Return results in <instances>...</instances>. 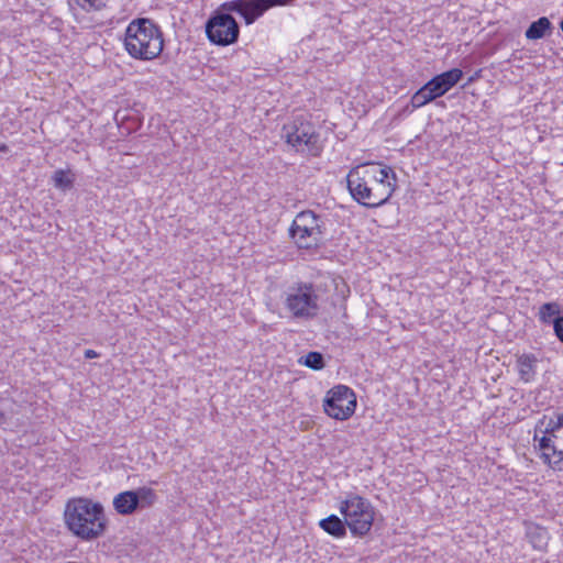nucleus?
<instances>
[{"label": "nucleus", "instance_id": "f257e3e1", "mask_svg": "<svg viewBox=\"0 0 563 563\" xmlns=\"http://www.w3.org/2000/svg\"><path fill=\"white\" fill-rule=\"evenodd\" d=\"M64 521L67 529L84 541L100 538L107 529L102 505L86 497L71 498L66 503Z\"/></svg>", "mask_w": 563, "mask_h": 563}, {"label": "nucleus", "instance_id": "f03ea898", "mask_svg": "<svg viewBox=\"0 0 563 563\" xmlns=\"http://www.w3.org/2000/svg\"><path fill=\"white\" fill-rule=\"evenodd\" d=\"M124 47L135 59L152 60L163 51V33L150 19L132 20L125 30Z\"/></svg>", "mask_w": 563, "mask_h": 563}, {"label": "nucleus", "instance_id": "7ed1b4c3", "mask_svg": "<svg viewBox=\"0 0 563 563\" xmlns=\"http://www.w3.org/2000/svg\"><path fill=\"white\" fill-rule=\"evenodd\" d=\"M340 514L349 522V529L354 537H365L372 529L375 509L371 501L357 494L349 493L341 500Z\"/></svg>", "mask_w": 563, "mask_h": 563}, {"label": "nucleus", "instance_id": "20e7f679", "mask_svg": "<svg viewBox=\"0 0 563 563\" xmlns=\"http://www.w3.org/2000/svg\"><path fill=\"white\" fill-rule=\"evenodd\" d=\"M324 221L311 210L299 212L289 228V236L298 249L310 250L322 243Z\"/></svg>", "mask_w": 563, "mask_h": 563}, {"label": "nucleus", "instance_id": "39448f33", "mask_svg": "<svg viewBox=\"0 0 563 563\" xmlns=\"http://www.w3.org/2000/svg\"><path fill=\"white\" fill-rule=\"evenodd\" d=\"M285 306L296 319H312L318 314L319 296L311 283H296L285 292Z\"/></svg>", "mask_w": 563, "mask_h": 563}, {"label": "nucleus", "instance_id": "423d86ee", "mask_svg": "<svg viewBox=\"0 0 563 563\" xmlns=\"http://www.w3.org/2000/svg\"><path fill=\"white\" fill-rule=\"evenodd\" d=\"M283 136L286 143L297 152L306 153L310 156H319L321 154L320 134L316 132L314 126L309 122L295 120L292 123L284 125Z\"/></svg>", "mask_w": 563, "mask_h": 563}, {"label": "nucleus", "instance_id": "0eeeda50", "mask_svg": "<svg viewBox=\"0 0 563 563\" xmlns=\"http://www.w3.org/2000/svg\"><path fill=\"white\" fill-rule=\"evenodd\" d=\"M240 27L235 19L223 9L214 11L206 23L208 40L219 46H228L239 38Z\"/></svg>", "mask_w": 563, "mask_h": 563}, {"label": "nucleus", "instance_id": "6e6552de", "mask_svg": "<svg viewBox=\"0 0 563 563\" xmlns=\"http://www.w3.org/2000/svg\"><path fill=\"white\" fill-rule=\"evenodd\" d=\"M462 76L463 71L460 68H452L434 76L412 96L411 106H424L441 97L455 86L462 79Z\"/></svg>", "mask_w": 563, "mask_h": 563}, {"label": "nucleus", "instance_id": "1a4fd4ad", "mask_svg": "<svg viewBox=\"0 0 563 563\" xmlns=\"http://www.w3.org/2000/svg\"><path fill=\"white\" fill-rule=\"evenodd\" d=\"M356 408V396L353 389L345 385L332 387L323 400L324 412L336 420H346Z\"/></svg>", "mask_w": 563, "mask_h": 563}, {"label": "nucleus", "instance_id": "9d476101", "mask_svg": "<svg viewBox=\"0 0 563 563\" xmlns=\"http://www.w3.org/2000/svg\"><path fill=\"white\" fill-rule=\"evenodd\" d=\"M157 499L155 490L151 487H139L134 490H125L113 498L114 510L122 516L132 515L137 509L148 508Z\"/></svg>", "mask_w": 563, "mask_h": 563}, {"label": "nucleus", "instance_id": "9b49d317", "mask_svg": "<svg viewBox=\"0 0 563 563\" xmlns=\"http://www.w3.org/2000/svg\"><path fill=\"white\" fill-rule=\"evenodd\" d=\"M295 0H232L221 4V9L239 13L250 25L262 16L268 9L287 5Z\"/></svg>", "mask_w": 563, "mask_h": 563}, {"label": "nucleus", "instance_id": "f8f14e48", "mask_svg": "<svg viewBox=\"0 0 563 563\" xmlns=\"http://www.w3.org/2000/svg\"><path fill=\"white\" fill-rule=\"evenodd\" d=\"M397 176L391 167L372 170V208L387 203L396 189Z\"/></svg>", "mask_w": 563, "mask_h": 563}, {"label": "nucleus", "instance_id": "ddd939ff", "mask_svg": "<svg viewBox=\"0 0 563 563\" xmlns=\"http://www.w3.org/2000/svg\"><path fill=\"white\" fill-rule=\"evenodd\" d=\"M362 166L352 168L347 176V189L360 205L372 208V170L361 172Z\"/></svg>", "mask_w": 563, "mask_h": 563}, {"label": "nucleus", "instance_id": "4468645a", "mask_svg": "<svg viewBox=\"0 0 563 563\" xmlns=\"http://www.w3.org/2000/svg\"><path fill=\"white\" fill-rule=\"evenodd\" d=\"M319 527L329 536L341 539L346 536L349 522L336 515H330L319 521Z\"/></svg>", "mask_w": 563, "mask_h": 563}, {"label": "nucleus", "instance_id": "2eb2a0df", "mask_svg": "<svg viewBox=\"0 0 563 563\" xmlns=\"http://www.w3.org/2000/svg\"><path fill=\"white\" fill-rule=\"evenodd\" d=\"M51 180L55 188L63 192H66L74 188L76 181V174L69 168H59L53 173Z\"/></svg>", "mask_w": 563, "mask_h": 563}, {"label": "nucleus", "instance_id": "dca6fc26", "mask_svg": "<svg viewBox=\"0 0 563 563\" xmlns=\"http://www.w3.org/2000/svg\"><path fill=\"white\" fill-rule=\"evenodd\" d=\"M537 357L533 354H522L517 360L520 378L526 383L533 379L536 375Z\"/></svg>", "mask_w": 563, "mask_h": 563}, {"label": "nucleus", "instance_id": "f3484780", "mask_svg": "<svg viewBox=\"0 0 563 563\" xmlns=\"http://www.w3.org/2000/svg\"><path fill=\"white\" fill-rule=\"evenodd\" d=\"M552 29L553 26L550 20L547 16H541L529 25L525 35L528 40L536 41L544 37L547 34H550Z\"/></svg>", "mask_w": 563, "mask_h": 563}, {"label": "nucleus", "instance_id": "a211bd4d", "mask_svg": "<svg viewBox=\"0 0 563 563\" xmlns=\"http://www.w3.org/2000/svg\"><path fill=\"white\" fill-rule=\"evenodd\" d=\"M561 307L558 302H545L539 308L538 317L542 323L552 324L555 328L556 320L561 319Z\"/></svg>", "mask_w": 563, "mask_h": 563}, {"label": "nucleus", "instance_id": "6ab92c4d", "mask_svg": "<svg viewBox=\"0 0 563 563\" xmlns=\"http://www.w3.org/2000/svg\"><path fill=\"white\" fill-rule=\"evenodd\" d=\"M136 111V108H118L113 113V118L118 125H125L128 132L135 130L140 125L139 119L132 117L131 111Z\"/></svg>", "mask_w": 563, "mask_h": 563}, {"label": "nucleus", "instance_id": "aec40b11", "mask_svg": "<svg viewBox=\"0 0 563 563\" xmlns=\"http://www.w3.org/2000/svg\"><path fill=\"white\" fill-rule=\"evenodd\" d=\"M547 417H543L537 424V431L541 433L560 432L563 429V413H555L550 417L548 422Z\"/></svg>", "mask_w": 563, "mask_h": 563}, {"label": "nucleus", "instance_id": "412c9836", "mask_svg": "<svg viewBox=\"0 0 563 563\" xmlns=\"http://www.w3.org/2000/svg\"><path fill=\"white\" fill-rule=\"evenodd\" d=\"M543 462L556 471H563V449L555 442L550 446L549 459Z\"/></svg>", "mask_w": 563, "mask_h": 563}, {"label": "nucleus", "instance_id": "4be33fe9", "mask_svg": "<svg viewBox=\"0 0 563 563\" xmlns=\"http://www.w3.org/2000/svg\"><path fill=\"white\" fill-rule=\"evenodd\" d=\"M299 363L313 371H320L325 366L323 354L318 351L307 353L305 356L300 357Z\"/></svg>", "mask_w": 563, "mask_h": 563}, {"label": "nucleus", "instance_id": "5701e85b", "mask_svg": "<svg viewBox=\"0 0 563 563\" xmlns=\"http://www.w3.org/2000/svg\"><path fill=\"white\" fill-rule=\"evenodd\" d=\"M107 1L108 0H68V4L70 8L77 5L86 12H90L103 9L107 5Z\"/></svg>", "mask_w": 563, "mask_h": 563}, {"label": "nucleus", "instance_id": "b1692460", "mask_svg": "<svg viewBox=\"0 0 563 563\" xmlns=\"http://www.w3.org/2000/svg\"><path fill=\"white\" fill-rule=\"evenodd\" d=\"M538 432L539 431L536 430L534 441L538 442V448L542 452L541 453V457L542 459H549L550 446L553 443H555V441L551 437H548V434H544V433H543V435L541 438H538Z\"/></svg>", "mask_w": 563, "mask_h": 563}, {"label": "nucleus", "instance_id": "393cba45", "mask_svg": "<svg viewBox=\"0 0 563 563\" xmlns=\"http://www.w3.org/2000/svg\"><path fill=\"white\" fill-rule=\"evenodd\" d=\"M553 330L559 341L563 343V317L556 320L555 328Z\"/></svg>", "mask_w": 563, "mask_h": 563}, {"label": "nucleus", "instance_id": "a878e982", "mask_svg": "<svg viewBox=\"0 0 563 563\" xmlns=\"http://www.w3.org/2000/svg\"><path fill=\"white\" fill-rule=\"evenodd\" d=\"M98 356H99V354L95 350H86L85 351V357L87 360L95 358V357H98Z\"/></svg>", "mask_w": 563, "mask_h": 563}, {"label": "nucleus", "instance_id": "bb28decb", "mask_svg": "<svg viewBox=\"0 0 563 563\" xmlns=\"http://www.w3.org/2000/svg\"><path fill=\"white\" fill-rule=\"evenodd\" d=\"M7 424V416L3 411L0 410V427Z\"/></svg>", "mask_w": 563, "mask_h": 563}, {"label": "nucleus", "instance_id": "cd10ccee", "mask_svg": "<svg viewBox=\"0 0 563 563\" xmlns=\"http://www.w3.org/2000/svg\"><path fill=\"white\" fill-rule=\"evenodd\" d=\"M559 432H551V433H547L548 437H551L555 442H558V439H559Z\"/></svg>", "mask_w": 563, "mask_h": 563}, {"label": "nucleus", "instance_id": "c85d7f7f", "mask_svg": "<svg viewBox=\"0 0 563 563\" xmlns=\"http://www.w3.org/2000/svg\"><path fill=\"white\" fill-rule=\"evenodd\" d=\"M9 152V147L8 145L5 144H0V153H8Z\"/></svg>", "mask_w": 563, "mask_h": 563}, {"label": "nucleus", "instance_id": "c756f323", "mask_svg": "<svg viewBox=\"0 0 563 563\" xmlns=\"http://www.w3.org/2000/svg\"><path fill=\"white\" fill-rule=\"evenodd\" d=\"M560 27H561V30H562V32H563V20H562V21H561V23H560Z\"/></svg>", "mask_w": 563, "mask_h": 563}, {"label": "nucleus", "instance_id": "7c9ffc66", "mask_svg": "<svg viewBox=\"0 0 563 563\" xmlns=\"http://www.w3.org/2000/svg\"><path fill=\"white\" fill-rule=\"evenodd\" d=\"M560 165H562V166H563V162H561V163H560Z\"/></svg>", "mask_w": 563, "mask_h": 563}]
</instances>
